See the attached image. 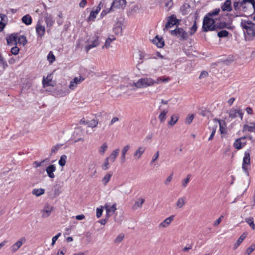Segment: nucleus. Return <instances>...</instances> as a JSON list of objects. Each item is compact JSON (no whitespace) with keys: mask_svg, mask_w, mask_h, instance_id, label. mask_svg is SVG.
<instances>
[{"mask_svg":"<svg viewBox=\"0 0 255 255\" xmlns=\"http://www.w3.org/2000/svg\"><path fill=\"white\" fill-rule=\"evenodd\" d=\"M241 26L246 36L250 37L255 36V23L251 20H242Z\"/></svg>","mask_w":255,"mask_h":255,"instance_id":"nucleus-1","label":"nucleus"},{"mask_svg":"<svg viewBox=\"0 0 255 255\" xmlns=\"http://www.w3.org/2000/svg\"><path fill=\"white\" fill-rule=\"evenodd\" d=\"M154 85L153 79L150 77H144L138 79L136 82L132 84V89L144 88Z\"/></svg>","mask_w":255,"mask_h":255,"instance_id":"nucleus-2","label":"nucleus"},{"mask_svg":"<svg viewBox=\"0 0 255 255\" xmlns=\"http://www.w3.org/2000/svg\"><path fill=\"white\" fill-rule=\"evenodd\" d=\"M216 30L215 20L212 17L205 16L203 21L202 30L204 32Z\"/></svg>","mask_w":255,"mask_h":255,"instance_id":"nucleus-3","label":"nucleus"},{"mask_svg":"<svg viewBox=\"0 0 255 255\" xmlns=\"http://www.w3.org/2000/svg\"><path fill=\"white\" fill-rule=\"evenodd\" d=\"M171 34L176 36L180 40L183 41L187 40L188 34L183 28L177 27L174 30H171Z\"/></svg>","mask_w":255,"mask_h":255,"instance_id":"nucleus-4","label":"nucleus"},{"mask_svg":"<svg viewBox=\"0 0 255 255\" xmlns=\"http://www.w3.org/2000/svg\"><path fill=\"white\" fill-rule=\"evenodd\" d=\"M242 2V11L244 12L248 11H252L255 9V0H243Z\"/></svg>","mask_w":255,"mask_h":255,"instance_id":"nucleus-5","label":"nucleus"},{"mask_svg":"<svg viewBox=\"0 0 255 255\" xmlns=\"http://www.w3.org/2000/svg\"><path fill=\"white\" fill-rule=\"evenodd\" d=\"M250 165V154L249 152L246 151L243 158L242 168L247 176L249 175L248 166Z\"/></svg>","mask_w":255,"mask_h":255,"instance_id":"nucleus-6","label":"nucleus"},{"mask_svg":"<svg viewBox=\"0 0 255 255\" xmlns=\"http://www.w3.org/2000/svg\"><path fill=\"white\" fill-rule=\"evenodd\" d=\"M25 237L20 238L16 243L10 247V251L12 253H15L26 242Z\"/></svg>","mask_w":255,"mask_h":255,"instance_id":"nucleus-7","label":"nucleus"},{"mask_svg":"<svg viewBox=\"0 0 255 255\" xmlns=\"http://www.w3.org/2000/svg\"><path fill=\"white\" fill-rule=\"evenodd\" d=\"M99 36L97 35L93 37V39L89 41L88 45L85 46V49L87 53L92 48L96 47L99 45Z\"/></svg>","mask_w":255,"mask_h":255,"instance_id":"nucleus-8","label":"nucleus"},{"mask_svg":"<svg viewBox=\"0 0 255 255\" xmlns=\"http://www.w3.org/2000/svg\"><path fill=\"white\" fill-rule=\"evenodd\" d=\"M126 4L127 1L126 0H115L112 2L110 9L111 10H113L114 8L124 9Z\"/></svg>","mask_w":255,"mask_h":255,"instance_id":"nucleus-9","label":"nucleus"},{"mask_svg":"<svg viewBox=\"0 0 255 255\" xmlns=\"http://www.w3.org/2000/svg\"><path fill=\"white\" fill-rule=\"evenodd\" d=\"M217 122L218 121L215 120H213L212 121L209 123V124L210 125L209 127V129L211 131V135L208 139L209 140H212L214 136L217 128Z\"/></svg>","mask_w":255,"mask_h":255,"instance_id":"nucleus-10","label":"nucleus"},{"mask_svg":"<svg viewBox=\"0 0 255 255\" xmlns=\"http://www.w3.org/2000/svg\"><path fill=\"white\" fill-rule=\"evenodd\" d=\"M246 136L242 137L236 140L234 143V146L237 149H241L246 144Z\"/></svg>","mask_w":255,"mask_h":255,"instance_id":"nucleus-11","label":"nucleus"},{"mask_svg":"<svg viewBox=\"0 0 255 255\" xmlns=\"http://www.w3.org/2000/svg\"><path fill=\"white\" fill-rule=\"evenodd\" d=\"M84 80V78L82 76L79 77H75L74 79L71 81L69 85V88L71 90H74L78 84H80L82 81Z\"/></svg>","mask_w":255,"mask_h":255,"instance_id":"nucleus-12","label":"nucleus"},{"mask_svg":"<svg viewBox=\"0 0 255 255\" xmlns=\"http://www.w3.org/2000/svg\"><path fill=\"white\" fill-rule=\"evenodd\" d=\"M174 218V215H171L159 224L158 228L160 229L167 228L173 221Z\"/></svg>","mask_w":255,"mask_h":255,"instance_id":"nucleus-13","label":"nucleus"},{"mask_svg":"<svg viewBox=\"0 0 255 255\" xmlns=\"http://www.w3.org/2000/svg\"><path fill=\"white\" fill-rule=\"evenodd\" d=\"M229 118L233 119L237 118L238 116H240L241 119H243V113L240 110L232 109L229 112Z\"/></svg>","mask_w":255,"mask_h":255,"instance_id":"nucleus-14","label":"nucleus"},{"mask_svg":"<svg viewBox=\"0 0 255 255\" xmlns=\"http://www.w3.org/2000/svg\"><path fill=\"white\" fill-rule=\"evenodd\" d=\"M178 21V19L176 18V16H174V15H172L169 17H168V21L165 24V29H169V28L173 26L174 25H175Z\"/></svg>","mask_w":255,"mask_h":255,"instance_id":"nucleus-15","label":"nucleus"},{"mask_svg":"<svg viewBox=\"0 0 255 255\" xmlns=\"http://www.w3.org/2000/svg\"><path fill=\"white\" fill-rule=\"evenodd\" d=\"M146 150V147L143 146H139L133 153V156L135 159L138 160Z\"/></svg>","mask_w":255,"mask_h":255,"instance_id":"nucleus-16","label":"nucleus"},{"mask_svg":"<svg viewBox=\"0 0 255 255\" xmlns=\"http://www.w3.org/2000/svg\"><path fill=\"white\" fill-rule=\"evenodd\" d=\"M104 208L106 209L107 216H108L112 215L117 209L116 204L112 206L108 204H106Z\"/></svg>","mask_w":255,"mask_h":255,"instance_id":"nucleus-17","label":"nucleus"},{"mask_svg":"<svg viewBox=\"0 0 255 255\" xmlns=\"http://www.w3.org/2000/svg\"><path fill=\"white\" fill-rule=\"evenodd\" d=\"M152 42L158 47L161 48L164 45V41L162 37H159L156 35L154 39L152 40Z\"/></svg>","mask_w":255,"mask_h":255,"instance_id":"nucleus-18","label":"nucleus"},{"mask_svg":"<svg viewBox=\"0 0 255 255\" xmlns=\"http://www.w3.org/2000/svg\"><path fill=\"white\" fill-rule=\"evenodd\" d=\"M36 32L38 35L40 37L44 36L45 32V27L42 25L39 22L36 25Z\"/></svg>","mask_w":255,"mask_h":255,"instance_id":"nucleus-19","label":"nucleus"},{"mask_svg":"<svg viewBox=\"0 0 255 255\" xmlns=\"http://www.w3.org/2000/svg\"><path fill=\"white\" fill-rule=\"evenodd\" d=\"M17 34H12L9 35L6 38V41L7 44L9 45H16L17 44Z\"/></svg>","mask_w":255,"mask_h":255,"instance_id":"nucleus-20","label":"nucleus"},{"mask_svg":"<svg viewBox=\"0 0 255 255\" xmlns=\"http://www.w3.org/2000/svg\"><path fill=\"white\" fill-rule=\"evenodd\" d=\"M53 210V207L50 205H46L43 210L42 217L47 218Z\"/></svg>","mask_w":255,"mask_h":255,"instance_id":"nucleus-21","label":"nucleus"},{"mask_svg":"<svg viewBox=\"0 0 255 255\" xmlns=\"http://www.w3.org/2000/svg\"><path fill=\"white\" fill-rule=\"evenodd\" d=\"M221 9L223 11L230 12L232 10L231 0H226L223 4L221 6Z\"/></svg>","mask_w":255,"mask_h":255,"instance_id":"nucleus-22","label":"nucleus"},{"mask_svg":"<svg viewBox=\"0 0 255 255\" xmlns=\"http://www.w3.org/2000/svg\"><path fill=\"white\" fill-rule=\"evenodd\" d=\"M55 170L56 167L54 165H49L46 169V171L48 174V176L51 178H54L55 177L54 172L55 171Z\"/></svg>","mask_w":255,"mask_h":255,"instance_id":"nucleus-23","label":"nucleus"},{"mask_svg":"<svg viewBox=\"0 0 255 255\" xmlns=\"http://www.w3.org/2000/svg\"><path fill=\"white\" fill-rule=\"evenodd\" d=\"M113 31L116 35H121L122 33V23L118 21L113 28Z\"/></svg>","mask_w":255,"mask_h":255,"instance_id":"nucleus-24","label":"nucleus"},{"mask_svg":"<svg viewBox=\"0 0 255 255\" xmlns=\"http://www.w3.org/2000/svg\"><path fill=\"white\" fill-rule=\"evenodd\" d=\"M144 202H145V200L142 198H139L137 199L135 201V202L132 207V209L133 210H136L138 208H141L143 204L144 203Z\"/></svg>","mask_w":255,"mask_h":255,"instance_id":"nucleus-25","label":"nucleus"},{"mask_svg":"<svg viewBox=\"0 0 255 255\" xmlns=\"http://www.w3.org/2000/svg\"><path fill=\"white\" fill-rule=\"evenodd\" d=\"M119 149L114 150L111 154L107 158L111 161V162H114L116 158L118 157L119 153Z\"/></svg>","mask_w":255,"mask_h":255,"instance_id":"nucleus-26","label":"nucleus"},{"mask_svg":"<svg viewBox=\"0 0 255 255\" xmlns=\"http://www.w3.org/2000/svg\"><path fill=\"white\" fill-rule=\"evenodd\" d=\"M170 80L169 77H159L156 80L153 79L154 84H159L160 83H166Z\"/></svg>","mask_w":255,"mask_h":255,"instance_id":"nucleus-27","label":"nucleus"},{"mask_svg":"<svg viewBox=\"0 0 255 255\" xmlns=\"http://www.w3.org/2000/svg\"><path fill=\"white\" fill-rule=\"evenodd\" d=\"M243 130L255 132V123H251L249 125H245L243 128Z\"/></svg>","mask_w":255,"mask_h":255,"instance_id":"nucleus-28","label":"nucleus"},{"mask_svg":"<svg viewBox=\"0 0 255 255\" xmlns=\"http://www.w3.org/2000/svg\"><path fill=\"white\" fill-rule=\"evenodd\" d=\"M130 146L129 144H127L125 146L122 150V162H125L126 160V155L127 151L129 149Z\"/></svg>","mask_w":255,"mask_h":255,"instance_id":"nucleus-29","label":"nucleus"},{"mask_svg":"<svg viewBox=\"0 0 255 255\" xmlns=\"http://www.w3.org/2000/svg\"><path fill=\"white\" fill-rule=\"evenodd\" d=\"M246 237L247 234L246 233H244L240 236V237L238 239L236 243L234 245V250H236L240 245V244L243 242V241L244 240Z\"/></svg>","mask_w":255,"mask_h":255,"instance_id":"nucleus-30","label":"nucleus"},{"mask_svg":"<svg viewBox=\"0 0 255 255\" xmlns=\"http://www.w3.org/2000/svg\"><path fill=\"white\" fill-rule=\"evenodd\" d=\"M108 147V146L107 142L103 143L99 148V153L101 155H103L107 150Z\"/></svg>","mask_w":255,"mask_h":255,"instance_id":"nucleus-31","label":"nucleus"},{"mask_svg":"<svg viewBox=\"0 0 255 255\" xmlns=\"http://www.w3.org/2000/svg\"><path fill=\"white\" fill-rule=\"evenodd\" d=\"M99 9L93 8V10L91 12L88 17L89 20H94L97 16V14L99 12Z\"/></svg>","mask_w":255,"mask_h":255,"instance_id":"nucleus-32","label":"nucleus"},{"mask_svg":"<svg viewBox=\"0 0 255 255\" xmlns=\"http://www.w3.org/2000/svg\"><path fill=\"white\" fill-rule=\"evenodd\" d=\"M98 120L97 119H93L90 121H87L86 122V125L88 127L95 128L98 124Z\"/></svg>","mask_w":255,"mask_h":255,"instance_id":"nucleus-33","label":"nucleus"},{"mask_svg":"<svg viewBox=\"0 0 255 255\" xmlns=\"http://www.w3.org/2000/svg\"><path fill=\"white\" fill-rule=\"evenodd\" d=\"M234 9L237 12L242 11V1H235L233 4Z\"/></svg>","mask_w":255,"mask_h":255,"instance_id":"nucleus-34","label":"nucleus"},{"mask_svg":"<svg viewBox=\"0 0 255 255\" xmlns=\"http://www.w3.org/2000/svg\"><path fill=\"white\" fill-rule=\"evenodd\" d=\"M185 204V197H181L178 199L176 206L177 208H181Z\"/></svg>","mask_w":255,"mask_h":255,"instance_id":"nucleus-35","label":"nucleus"},{"mask_svg":"<svg viewBox=\"0 0 255 255\" xmlns=\"http://www.w3.org/2000/svg\"><path fill=\"white\" fill-rule=\"evenodd\" d=\"M213 120H215L217 121V127L219 125L220 127V131L221 133L224 132L225 128H224V126H225V122L224 121H221L217 119H214Z\"/></svg>","mask_w":255,"mask_h":255,"instance_id":"nucleus-36","label":"nucleus"},{"mask_svg":"<svg viewBox=\"0 0 255 255\" xmlns=\"http://www.w3.org/2000/svg\"><path fill=\"white\" fill-rule=\"evenodd\" d=\"M22 21L26 25H29L32 23L31 17L28 14L24 15L22 18Z\"/></svg>","mask_w":255,"mask_h":255,"instance_id":"nucleus-37","label":"nucleus"},{"mask_svg":"<svg viewBox=\"0 0 255 255\" xmlns=\"http://www.w3.org/2000/svg\"><path fill=\"white\" fill-rule=\"evenodd\" d=\"M112 175L113 173L109 172L103 177L102 181L104 185H106L109 182Z\"/></svg>","mask_w":255,"mask_h":255,"instance_id":"nucleus-38","label":"nucleus"},{"mask_svg":"<svg viewBox=\"0 0 255 255\" xmlns=\"http://www.w3.org/2000/svg\"><path fill=\"white\" fill-rule=\"evenodd\" d=\"M45 21L47 24V26L49 27L51 26L54 23V21L52 20V17L50 15H49L47 14V15L45 16Z\"/></svg>","mask_w":255,"mask_h":255,"instance_id":"nucleus-39","label":"nucleus"},{"mask_svg":"<svg viewBox=\"0 0 255 255\" xmlns=\"http://www.w3.org/2000/svg\"><path fill=\"white\" fill-rule=\"evenodd\" d=\"M44 191L45 190L42 188L34 189L32 191V193L36 196H40L44 193Z\"/></svg>","mask_w":255,"mask_h":255,"instance_id":"nucleus-40","label":"nucleus"},{"mask_svg":"<svg viewBox=\"0 0 255 255\" xmlns=\"http://www.w3.org/2000/svg\"><path fill=\"white\" fill-rule=\"evenodd\" d=\"M179 117L178 115H173L170 120V121L168 122V125L170 126H173L174 125L177 121L178 120Z\"/></svg>","mask_w":255,"mask_h":255,"instance_id":"nucleus-41","label":"nucleus"},{"mask_svg":"<svg viewBox=\"0 0 255 255\" xmlns=\"http://www.w3.org/2000/svg\"><path fill=\"white\" fill-rule=\"evenodd\" d=\"M168 113V111L164 110L159 115L158 118L161 123H163L166 119V115Z\"/></svg>","mask_w":255,"mask_h":255,"instance_id":"nucleus-42","label":"nucleus"},{"mask_svg":"<svg viewBox=\"0 0 255 255\" xmlns=\"http://www.w3.org/2000/svg\"><path fill=\"white\" fill-rule=\"evenodd\" d=\"M220 11V9L219 8H216L214 9L213 11L209 12L207 13V14L205 16H208V17H212L214 16H216L218 15Z\"/></svg>","mask_w":255,"mask_h":255,"instance_id":"nucleus-43","label":"nucleus"},{"mask_svg":"<svg viewBox=\"0 0 255 255\" xmlns=\"http://www.w3.org/2000/svg\"><path fill=\"white\" fill-rule=\"evenodd\" d=\"M17 42L20 44L25 45L27 43V40L26 37L23 35H21L18 37H17Z\"/></svg>","mask_w":255,"mask_h":255,"instance_id":"nucleus-44","label":"nucleus"},{"mask_svg":"<svg viewBox=\"0 0 255 255\" xmlns=\"http://www.w3.org/2000/svg\"><path fill=\"white\" fill-rule=\"evenodd\" d=\"M245 221L253 230H254L255 229V225L254 224V219L252 217L246 218Z\"/></svg>","mask_w":255,"mask_h":255,"instance_id":"nucleus-45","label":"nucleus"},{"mask_svg":"<svg viewBox=\"0 0 255 255\" xmlns=\"http://www.w3.org/2000/svg\"><path fill=\"white\" fill-rule=\"evenodd\" d=\"M255 250V244H252L249 247L244 253V255H250Z\"/></svg>","mask_w":255,"mask_h":255,"instance_id":"nucleus-46","label":"nucleus"},{"mask_svg":"<svg viewBox=\"0 0 255 255\" xmlns=\"http://www.w3.org/2000/svg\"><path fill=\"white\" fill-rule=\"evenodd\" d=\"M124 238L125 235L123 233H121L115 239L114 243L116 244H119L124 240Z\"/></svg>","mask_w":255,"mask_h":255,"instance_id":"nucleus-47","label":"nucleus"},{"mask_svg":"<svg viewBox=\"0 0 255 255\" xmlns=\"http://www.w3.org/2000/svg\"><path fill=\"white\" fill-rule=\"evenodd\" d=\"M67 156L65 155H62L60 157V159L58 161L59 164L61 166H64L66 162Z\"/></svg>","mask_w":255,"mask_h":255,"instance_id":"nucleus-48","label":"nucleus"},{"mask_svg":"<svg viewBox=\"0 0 255 255\" xmlns=\"http://www.w3.org/2000/svg\"><path fill=\"white\" fill-rule=\"evenodd\" d=\"M229 34V32L226 30H222L218 32L217 35L220 38L227 37Z\"/></svg>","mask_w":255,"mask_h":255,"instance_id":"nucleus-49","label":"nucleus"},{"mask_svg":"<svg viewBox=\"0 0 255 255\" xmlns=\"http://www.w3.org/2000/svg\"><path fill=\"white\" fill-rule=\"evenodd\" d=\"M109 159L107 157L105 160L104 163L102 165V168L104 170H106L109 168Z\"/></svg>","mask_w":255,"mask_h":255,"instance_id":"nucleus-50","label":"nucleus"},{"mask_svg":"<svg viewBox=\"0 0 255 255\" xmlns=\"http://www.w3.org/2000/svg\"><path fill=\"white\" fill-rule=\"evenodd\" d=\"M197 29L196 22L195 21L193 25L190 28V30L189 31L190 35H193L196 31Z\"/></svg>","mask_w":255,"mask_h":255,"instance_id":"nucleus-51","label":"nucleus"},{"mask_svg":"<svg viewBox=\"0 0 255 255\" xmlns=\"http://www.w3.org/2000/svg\"><path fill=\"white\" fill-rule=\"evenodd\" d=\"M47 60L50 63H52L55 60V57L51 51L47 55Z\"/></svg>","mask_w":255,"mask_h":255,"instance_id":"nucleus-52","label":"nucleus"},{"mask_svg":"<svg viewBox=\"0 0 255 255\" xmlns=\"http://www.w3.org/2000/svg\"><path fill=\"white\" fill-rule=\"evenodd\" d=\"M51 81V79H48V77L47 78H43L42 80V84L44 87L49 86L50 85V82Z\"/></svg>","mask_w":255,"mask_h":255,"instance_id":"nucleus-53","label":"nucleus"},{"mask_svg":"<svg viewBox=\"0 0 255 255\" xmlns=\"http://www.w3.org/2000/svg\"><path fill=\"white\" fill-rule=\"evenodd\" d=\"M189 8V5L185 4L182 5L180 8V10L182 11L183 14H186L187 12V9Z\"/></svg>","mask_w":255,"mask_h":255,"instance_id":"nucleus-54","label":"nucleus"},{"mask_svg":"<svg viewBox=\"0 0 255 255\" xmlns=\"http://www.w3.org/2000/svg\"><path fill=\"white\" fill-rule=\"evenodd\" d=\"M112 41L110 38H107L106 40L105 44L103 46L102 48H106L108 49L111 47V43Z\"/></svg>","mask_w":255,"mask_h":255,"instance_id":"nucleus-55","label":"nucleus"},{"mask_svg":"<svg viewBox=\"0 0 255 255\" xmlns=\"http://www.w3.org/2000/svg\"><path fill=\"white\" fill-rule=\"evenodd\" d=\"M190 175H188L187 177L182 181V185L184 188H185L188 184L190 180Z\"/></svg>","mask_w":255,"mask_h":255,"instance_id":"nucleus-56","label":"nucleus"},{"mask_svg":"<svg viewBox=\"0 0 255 255\" xmlns=\"http://www.w3.org/2000/svg\"><path fill=\"white\" fill-rule=\"evenodd\" d=\"M194 115L192 114L191 115H189L186 119L185 123L188 125L192 123L193 120L194 119Z\"/></svg>","mask_w":255,"mask_h":255,"instance_id":"nucleus-57","label":"nucleus"},{"mask_svg":"<svg viewBox=\"0 0 255 255\" xmlns=\"http://www.w3.org/2000/svg\"><path fill=\"white\" fill-rule=\"evenodd\" d=\"M216 25V29H221L224 28L227 26V24L226 22H220L219 23L215 24Z\"/></svg>","mask_w":255,"mask_h":255,"instance_id":"nucleus-58","label":"nucleus"},{"mask_svg":"<svg viewBox=\"0 0 255 255\" xmlns=\"http://www.w3.org/2000/svg\"><path fill=\"white\" fill-rule=\"evenodd\" d=\"M10 51L12 54L16 55L18 54L19 51V49L15 46L14 47H12Z\"/></svg>","mask_w":255,"mask_h":255,"instance_id":"nucleus-59","label":"nucleus"},{"mask_svg":"<svg viewBox=\"0 0 255 255\" xmlns=\"http://www.w3.org/2000/svg\"><path fill=\"white\" fill-rule=\"evenodd\" d=\"M173 178V173L171 174L169 176L167 177L166 179L165 180L164 183L166 185H168L169 183L171 181Z\"/></svg>","mask_w":255,"mask_h":255,"instance_id":"nucleus-60","label":"nucleus"},{"mask_svg":"<svg viewBox=\"0 0 255 255\" xmlns=\"http://www.w3.org/2000/svg\"><path fill=\"white\" fill-rule=\"evenodd\" d=\"M159 155V151H157L156 153L153 155L152 159L151 161L150 164H153L158 158Z\"/></svg>","mask_w":255,"mask_h":255,"instance_id":"nucleus-61","label":"nucleus"},{"mask_svg":"<svg viewBox=\"0 0 255 255\" xmlns=\"http://www.w3.org/2000/svg\"><path fill=\"white\" fill-rule=\"evenodd\" d=\"M223 218L224 216L223 215L221 216L217 220L215 221V222L213 224L214 226L216 227L219 225Z\"/></svg>","mask_w":255,"mask_h":255,"instance_id":"nucleus-62","label":"nucleus"},{"mask_svg":"<svg viewBox=\"0 0 255 255\" xmlns=\"http://www.w3.org/2000/svg\"><path fill=\"white\" fill-rule=\"evenodd\" d=\"M103 213V209L100 208H97L96 210V216L97 218H100L101 217Z\"/></svg>","mask_w":255,"mask_h":255,"instance_id":"nucleus-63","label":"nucleus"},{"mask_svg":"<svg viewBox=\"0 0 255 255\" xmlns=\"http://www.w3.org/2000/svg\"><path fill=\"white\" fill-rule=\"evenodd\" d=\"M208 75V73L205 71H202L200 75L199 78L202 79L203 78H205L207 77Z\"/></svg>","mask_w":255,"mask_h":255,"instance_id":"nucleus-64","label":"nucleus"}]
</instances>
